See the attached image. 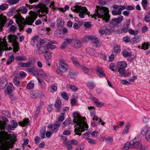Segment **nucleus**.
Instances as JSON below:
<instances>
[{
	"label": "nucleus",
	"instance_id": "a211bd4d",
	"mask_svg": "<svg viewBox=\"0 0 150 150\" xmlns=\"http://www.w3.org/2000/svg\"><path fill=\"white\" fill-rule=\"evenodd\" d=\"M90 96L91 99L93 101L94 103L97 107H101L104 105V103L100 102L98 99L92 96L91 94Z\"/></svg>",
	"mask_w": 150,
	"mask_h": 150
},
{
	"label": "nucleus",
	"instance_id": "9d476101",
	"mask_svg": "<svg viewBox=\"0 0 150 150\" xmlns=\"http://www.w3.org/2000/svg\"><path fill=\"white\" fill-rule=\"evenodd\" d=\"M124 19V16L120 15L117 18L112 19L110 21V23L113 27L116 28L118 26V25Z\"/></svg>",
	"mask_w": 150,
	"mask_h": 150
},
{
	"label": "nucleus",
	"instance_id": "dca6fc26",
	"mask_svg": "<svg viewBox=\"0 0 150 150\" xmlns=\"http://www.w3.org/2000/svg\"><path fill=\"white\" fill-rule=\"evenodd\" d=\"M10 122L11 124L8 125L6 129L9 132L10 130H14L18 126V123L15 120H12Z\"/></svg>",
	"mask_w": 150,
	"mask_h": 150
},
{
	"label": "nucleus",
	"instance_id": "0e129e2a",
	"mask_svg": "<svg viewBox=\"0 0 150 150\" xmlns=\"http://www.w3.org/2000/svg\"><path fill=\"white\" fill-rule=\"evenodd\" d=\"M34 86V84L31 82L28 83L27 85L26 88L28 89H31L33 88Z\"/></svg>",
	"mask_w": 150,
	"mask_h": 150
},
{
	"label": "nucleus",
	"instance_id": "864d4df0",
	"mask_svg": "<svg viewBox=\"0 0 150 150\" xmlns=\"http://www.w3.org/2000/svg\"><path fill=\"white\" fill-rule=\"evenodd\" d=\"M84 144L82 143L79 144L78 146L74 150H83L85 147Z\"/></svg>",
	"mask_w": 150,
	"mask_h": 150
},
{
	"label": "nucleus",
	"instance_id": "69168bd1",
	"mask_svg": "<svg viewBox=\"0 0 150 150\" xmlns=\"http://www.w3.org/2000/svg\"><path fill=\"white\" fill-rule=\"evenodd\" d=\"M45 130H41L40 131V135L41 139H43L45 138Z\"/></svg>",
	"mask_w": 150,
	"mask_h": 150
},
{
	"label": "nucleus",
	"instance_id": "2f4dec72",
	"mask_svg": "<svg viewBox=\"0 0 150 150\" xmlns=\"http://www.w3.org/2000/svg\"><path fill=\"white\" fill-rule=\"evenodd\" d=\"M30 120L28 119H25L23 120V122H18L19 124L22 126H24L29 125Z\"/></svg>",
	"mask_w": 150,
	"mask_h": 150
},
{
	"label": "nucleus",
	"instance_id": "1a4fd4ad",
	"mask_svg": "<svg viewBox=\"0 0 150 150\" xmlns=\"http://www.w3.org/2000/svg\"><path fill=\"white\" fill-rule=\"evenodd\" d=\"M8 50V44L6 39L0 38V56L2 55V51Z\"/></svg>",
	"mask_w": 150,
	"mask_h": 150
},
{
	"label": "nucleus",
	"instance_id": "c756f323",
	"mask_svg": "<svg viewBox=\"0 0 150 150\" xmlns=\"http://www.w3.org/2000/svg\"><path fill=\"white\" fill-rule=\"evenodd\" d=\"M86 51L87 52L89 55L92 56H96V51L95 50L92 48H87L86 49Z\"/></svg>",
	"mask_w": 150,
	"mask_h": 150
},
{
	"label": "nucleus",
	"instance_id": "774afa93",
	"mask_svg": "<svg viewBox=\"0 0 150 150\" xmlns=\"http://www.w3.org/2000/svg\"><path fill=\"white\" fill-rule=\"evenodd\" d=\"M145 138L147 141L150 142V132H147L146 133Z\"/></svg>",
	"mask_w": 150,
	"mask_h": 150
},
{
	"label": "nucleus",
	"instance_id": "4be33fe9",
	"mask_svg": "<svg viewBox=\"0 0 150 150\" xmlns=\"http://www.w3.org/2000/svg\"><path fill=\"white\" fill-rule=\"evenodd\" d=\"M8 40L10 42H12L14 46L18 45V43L16 41V36L10 35L8 36Z\"/></svg>",
	"mask_w": 150,
	"mask_h": 150
},
{
	"label": "nucleus",
	"instance_id": "aec40b11",
	"mask_svg": "<svg viewBox=\"0 0 150 150\" xmlns=\"http://www.w3.org/2000/svg\"><path fill=\"white\" fill-rule=\"evenodd\" d=\"M36 18L35 15L33 14H32L30 17H28L26 19V21L27 24L28 25H32Z\"/></svg>",
	"mask_w": 150,
	"mask_h": 150
},
{
	"label": "nucleus",
	"instance_id": "6e6552de",
	"mask_svg": "<svg viewBox=\"0 0 150 150\" xmlns=\"http://www.w3.org/2000/svg\"><path fill=\"white\" fill-rule=\"evenodd\" d=\"M141 139L142 137L141 136H137L131 141L130 143L134 147L139 149H141L142 147V144L140 143Z\"/></svg>",
	"mask_w": 150,
	"mask_h": 150
},
{
	"label": "nucleus",
	"instance_id": "5701e85b",
	"mask_svg": "<svg viewBox=\"0 0 150 150\" xmlns=\"http://www.w3.org/2000/svg\"><path fill=\"white\" fill-rule=\"evenodd\" d=\"M48 11V8H46L42 11L41 14H40L39 15V17L42 18V19L44 22L47 21V17L46 16V15Z\"/></svg>",
	"mask_w": 150,
	"mask_h": 150
},
{
	"label": "nucleus",
	"instance_id": "2eb2a0df",
	"mask_svg": "<svg viewBox=\"0 0 150 150\" xmlns=\"http://www.w3.org/2000/svg\"><path fill=\"white\" fill-rule=\"evenodd\" d=\"M16 18L18 21V24L21 30H23L25 27V24L24 23V19L20 16H16Z\"/></svg>",
	"mask_w": 150,
	"mask_h": 150
},
{
	"label": "nucleus",
	"instance_id": "9b49d317",
	"mask_svg": "<svg viewBox=\"0 0 150 150\" xmlns=\"http://www.w3.org/2000/svg\"><path fill=\"white\" fill-rule=\"evenodd\" d=\"M61 125V124L59 122H56L53 125H49L47 127L51 129L52 133H55L58 131Z\"/></svg>",
	"mask_w": 150,
	"mask_h": 150
},
{
	"label": "nucleus",
	"instance_id": "7c9ffc66",
	"mask_svg": "<svg viewBox=\"0 0 150 150\" xmlns=\"http://www.w3.org/2000/svg\"><path fill=\"white\" fill-rule=\"evenodd\" d=\"M88 109L90 110V116L91 117L95 116L96 115L95 108L92 106H88Z\"/></svg>",
	"mask_w": 150,
	"mask_h": 150
},
{
	"label": "nucleus",
	"instance_id": "f257e3e1",
	"mask_svg": "<svg viewBox=\"0 0 150 150\" xmlns=\"http://www.w3.org/2000/svg\"><path fill=\"white\" fill-rule=\"evenodd\" d=\"M73 115L74 119L72 124L78 125L75 126V132L76 134L80 136L81 134V132L84 131L88 128L86 118L85 117H81L78 112H74Z\"/></svg>",
	"mask_w": 150,
	"mask_h": 150
},
{
	"label": "nucleus",
	"instance_id": "4468645a",
	"mask_svg": "<svg viewBox=\"0 0 150 150\" xmlns=\"http://www.w3.org/2000/svg\"><path fill=\"white\" fill-rule=\"evenodd\" d=\"M38 49L36 51V53L38 54H40L43 53H45L47 52L48 50V47L47 46H41L38 45H37Z\"/></svg>",
	"mask_w": 150,
	"mask_h": 150
},
{
	"label": "nucleus",
	"instance_id": "f8f14e48",
	"mask_svg": "<svg viewBox=\"0 0 150 150\" xmlns=\"http://www.w3.org/2000/svg\"><path fill=\"white\" fill-rule=\"evenodd\" d=\"M30 96L32 99L41 98L44 96L41 91L37 90L31 91L30 93Z\"/></svg>",
	"mask_w": 150,
	"mask_h": 150
},
{
	"label": "nucleus",
	"instance_id": "603ef678",
	"mask_svg": "<svg viewBox=\"0 0 150 150\" xmlns=\"http://www.w3.org/2000/svg\"><path fill=\"white\" fill-rule=\"evenodd\" d=\"M141 3L143 9L146 10L148 4L147 0H142Z\"/></svg>",
	"mask_w": 150,
	"mask_h": 150
},
{
	"label": "nucleus",
	"instance_id": "f03ea898",
	"mask_svg": "<svg viewBox=\"0 0 150 150\" xmlns=\"http://www.w3.org/2000/svg\"><path fill=\"white\" fill-rule=\"evenodd\" d=\"M17 140L16 134H8L6 139L3 137H0V150H8L13 147L15 142Z\"/></svg>",
	"mask_w": 150,
	"mask_h": 150
},
{
	"label": "nucleus",
	"instance_id": "8fccbe9b",
	"mask_svg": "<svg viewBox=\"0 0 150 150\" xmlns=\"http://www.w3.org/2000/svg\"><path fill=\"white\" fill-rule=\"evenodd\" d=\"M52 57L51 54L49 52H47L45 53V58L47 61H48L49 60L51 59Z\"/></svg>",
	"mask_w": 150,
	"mask_h": 150
},
{
	"label": "nucleus",
	"instance_id": "423d86ee",
	"mask_svg": "<svg viewBox=\"0 0 150 150\" xmlns=\"http://www.w3.org/2000/svg\"><path fill=\"white\" fill-rule=\"evenodd\" d=\"M90 40H91L93 42L94 44V45L97 47H100V45L99 43L98 38L95 36L93 35H90L88 36H86L83 38V41L84 42H88Z\"/></svg>",
	"mask_w": 150,
	"mask_h": 150
},
{
	"label": "nucleus",
	"instance_id": "473e14b6",
	"mask_svg": "<svg viewBox=\"0 0 150 150\" xmlns=\"http://www.w3.org/2000/svg\"><path fill=\"white\" fill-rule=\"evenodd\" d=\"M87 86L89 89H92L96 86L95 84L93 81H89L87 82Z\"/></svg>",
	"mask_w": 150,
	"mask_h": 150
},
{
	"label": "nucleus",
	"instance_id": "6ab92c4d",
	"mask_svg": "<svg viewBox=\"0 0 150 150\" xmlns=\"http://www.w3.org/2000/svg\"><path fill=\"white\" fill-rule=\"evenodd\" d=\"M111 30V27L109 25H107L100 28L99 32L101 34L103 35L105 33Z\"/></svg>",
	"mask_w": 150,
	"mask_h": 150
},
{
	"label": "nucleus",
	"instance_id": "052dcab7",
	"mask_svg": "<svg viewBox=\"0 0 150 150\" xmlns=\"http://www.w3.org/2000/svg\"><path fill=\"white\" fill-rule=\"evenodd\" d=\"M131 145H132V144L131 143L127 142L125 144L124 146L123 147V150H127L131 146Z\"/></svg>",
	"mask_w": 150,
	"mask_h": 150
},
{
	"label": "nucleus",
	"instance_id": "09e8293b",
	"mask_svg": "<svg viewBox=\"0 0 150 150\" xmlns=\"http://www.w3.org/2000/svg\"><path fill=\"white\" fill-rule=\"evenodd\" d=\"M6 21V19L5 18H0V26L1 28H2L4 26Z\"/></svg>",
	"mask_w": 150,
	"mask_h": 150
},
{
	"label": "nucleus",
	"instance_id": "13d9d810",
	"mask_svg": "<svg viewBox=\"0 0 150 150\" xmlns=\"http://www.w3.org/2000/svg\"><path fill=\"white\" fill-rule=\"evenodd\" d=\"M1 83L7 84V79L5 77H3L0 79V84H2Z\"/></svg>",
	"mask_w": 150,
	"mask_h": 150
},
{
	"label": "nucleus",
	"instance_id": "c85d7f7f",
	"mask_svg": "<svg viewBox=\"0 0 150 150\" xmlns=\"http://www.w3.org/2000/svg\"><path fill=\"white\" fill-rule=\"evenodd\" d=\"M64 21L61 17L58 18L57 20V24L58 27H62L64 25Z\"/></svg>",
	"mask_w": 150,
	"mask_h": 150
},
{
	"label": "nucleus",
	"instance_id": "680f3d73",
	"mask_svg": "<svg viewBox=\"0 0 150 150\" xmlns=\"http://www.w3.org/2000/svg\"><path fill=\"white\" fill-rule=\"evenodd\" d=\"M61 115V116L59 117L57 119L58 120L56 121L59 122L61 124V122L63 121L64 119V113H62Z\"/></svg>",
	"mask_w": 150,
	"mask_h": 150
},
{
	"label": "nucleus",
	"instance_id": "e433bc0d",
	"mask_svg": "<svg viewBox=\"0 0 150 150\" xmlns=\"http://www.w3.org/2000/svg\"><path fill=\"white\" fill-rule=\"evenodd\" d=\"M13 83L15 85L18 86H21L20 82V78L18 77H16L14 78Z\"/></svg>",
	"mask_w": 150,
	"mask_h": 150
},
{
	"label": "nucleus",
	"instance_id": "58836bf2",
	"mask_svg": "<svg viewBox=\"0 0 150 150\" xmlns=\"http://www.w3.org/2000/svg\"><path fill=\"white\" fill-rule=\"evenodd\" d=\"M150 46V44L148 42H144L142 44V49L146 50L148 49Z\"/></svg>",
	"mask_w": 150,
	"mask_h": 150
},
{
	"label": "nucleus",
	"instance_id": "338daca9",
	"mask_svg": "<svg viewBox=\"0 0 150 150\" xmlns=\"http://www.w3.org/2000/svg\"><path fill=\"white\" fill-rule=\"evenodd\" d=\"M62 97L64 99L66 100H68V96L67 93L66 92H64L61 93Z\"/></svg>",
	"mask_w": 150,
	"mask_h": 150
},
{
	"label": "nucleus",
	"instance_id": "f3484780",
	"mask_svg": "<svg viewBox=\"0 0 150 150\" xmlns=\"http://www.w3.org/2000/svg\"><path fill=\"white\" fill-rule=\"evenodd\" d=\"M130 19H127L124 24H123L122 30L124 31V32L126 33L128 31L129 28V25L130 24Z\"/></svg>",
	"mask_w": 150,
	"mask_h": 150
},
{
	"label": "nucleus",
	"instance_id": "49530a36",
	"mask_svg": "<svg viewBox=\"0 0 150 150\" xmlns=\"http://www.w3.org/2000/svg\"><path fill=\"white\" fill-rule=\"evenodd\" d=\"M51 89L50 91L52 92H54L56 91L57 89V84L56 83L52 84L50 86Z\"/></svg>",
	"mask_w": 150,
	"mask_h": 150
},
{
	"label": "nucleus",
	"instance_id": "a878e982",
	"mask_svg": "<svg viewBox=\"0 0 150 150\" xmlns=\"http://www.w3.org/2000/svg\"><path fill=\"white\" fill-rule=\"evenodd\" d=\"M131 126V123L128 122L125 126L124 129L123 130L122 134L125 135L128 134L129 130Z\"/></svg>",
	"mask_w": 150,
	"mask_h": 150
},
{
	"label": "nucleus",
	"instance_id": "412c9836",
	"mask_svg": "<svg viewBox=\"0 0 150 150\" xmlns=\"http://www.w3.org/2000/svg\"><path fill=\"white\" fill-rule=\"evenodd\" d=\"M73 39H67L63 42L61 45V48L62 49L66 48L68 47L69 44L71 43L73 41Z\"/></svg>",
	"mask_w": 150,
	"mask_h": 150
},
{
	"label": "nucleus",
	"instance_id": "b1692460",
	"mask_svg": "<svg viewBox=\"0 0 150 150\" xmlns=\"http://www.w3.org/2000/svg\"><path fill=\"white\" fill-rule=\"evenodd\" d=\"M32 8H34L39 10H41L42 11L46 8L43 4L40 3L37 5L30 6L29 7V8L31 9Z\"/></svg>",
	"mask_w": 150,
	"mask_h": 150
},
{
	"label": "nucleus",
	"instance_id": "cd10ccee",
	"mask_svg": "<svg viewBox=\"0 0 150 150\" xmlns=\"http://www.w3.org/2000/svg\"><path fill=\"white\" fill-rule=\"evenodd\" d=\"M141 37L140 35H138L133 38L131 39V43L132 44L137 43L141 40Z\"/></svg>",
	"mask_w": 150,
	"mask_h": 150
},
{
	"label": "nucleus",
	"instance_id": "7ed1b4c3",
	"mask_svg": "<svg viewBox=\"0 0 150 150\" xmlns=\"http://www.w3.org/2000/svg\"><path fill=\"white\" fill-rule=\"evenodd\" d=\"M96 12L93 15L92 17L99 21L100 20L98 19L100 18L103 22H108L110 18L108 8L105 7L100 8L98 6H96Z\"/></svg>",
	"mask_w": 150,
	"mask_h": 150
},
{
	"label": "nucleus",
	"instance_id": "72a5a7b5",
	"mask_svg": "<svg viewBox=\"0 0 150 150\" xmlns=\"http://www.w3.org/2000/svg\"><path fill=\"white\" fill-rule=\"evenodd\" d=\"M71 120L69 118H67L63 122L62 125L63 128H64L66 127L68 125L71 123Z\"/></svg>",
	"mask_w": 150,
	"mask_h": 150
},
{
	"label": "nucleus",
	"instance_id": "79ce46f5",
	"mask_svg": "<svg viewBox=\"0 0 150 150\" xmlns=\"http://www.w3.org/2000/svg\"><path fill=\"white\" fill-rule=\"evenodd\" d=\"M150 132V126L148 125H145L142 129L141 132L142 133H145Z\"/></svg>",
	"mask_w": 150,
	"mask_h": 150
},
{
	"label": "nucleus",
	"instance_id": "c03bdc74",
	"mask_svg": "<svg viewBox=\"0 0 150 150\" xmlns=\"http://www.w3.org/2000/svg\"><path fill=\"white\" fill-rule=\"evenodd\" d=\"M19 66L23 67H28L30 65V62H26L23 63L22 62H19L18 64Z\"/></svg>",
	"mask_w": 150,
	"mask_h": 150
},
{
	"label": "nucleus",
	"instance_id": "20e7f679",
	"mask_svg": "<svg viewBox=\"0 0 150 150\" xmlns=\"http://www.w3.org/2000/svg\"><path fill=\"white\" fill-rule=\"evenodd\" d=\"M74 10L76 12H79V16L82 18L84 17V15H85L86 13L87 15H89L90 13L88 11V10L86 7H83L78 5L75 6Z\"/></svg>",
	"mask_w": 150,
	"mask_h": 150
},
{
	"label": "nucleus",
	"instance_id": "ddd939ff",
	"mask_svg": "<svg viewBox=\"0 0 150 150\" xmlns=\"http://www.w3.org/2000/svg\"><path fill=\"white\" fill-rule=\"evenodd\" d=\"M112 8L115 10L117 9V11L114 10L112 11V13L113 16H116L118 15H120L122 13V11L123 9L122 7H121L120 5H114L112 6Z\"/></svg>",
	"mask_w": 150,
	"mask_h": 150
},
{
	"label": "nucleus",
	"instance_id": "4d7b16f0",
	"mask_svg": "<svg viewBox=\"0 0 150 150\" xmlns=\"http://www.w3.org/2000/svg\"><path fill=\"white\" fill-rule=\"evenodd\" d=\"M122 55L124 57L126 58L131 56V54L126 50H123L122 52Z\"/></svg>",
	"mask_w": 150,
	"mask_h": 150
},
{
	"label": "nucleus",
	"instance_id": "6e6d98bb",
	"mask_svg": "<svg viewBox=\"0 0 150 150\" xmlns=\"http://www.w3.org/2000/svg\"><path fill=\"white\" fill-rule=\"evenodd\" d=\"M72 145L69 141H67L66 143V146L67 149L68 150H72L73 147Z\"/></svg>",
	"mask_w": 150,
	"mask_h": 150
},
{
	"label": "nucleus",
	"instance_id": "bf43d9fd",
	"mask_svg": "<svg viewBox=\"0 0 150 150\" xmlns=\"http://www.w3.org/2000/svg\"><path fill=\"white\" fill-rule=\"evenodd\" d=\"M19 1V0H8L7 2L10 5H11L16 4Z\"/></svg>",
	"mask_w": 150,
	"mask_h": 150
},
{
	"label": "nucleus",
	"instance_id": "ea45409f",
	"mask_svg": "<svg viewBox=\"0 0 150 150\" xmlns=\"http://www.w3.org/2000/svg\"><path fill=\"white\" fill-rule=\"evenodd\" d=\"M15 59L17 61H26L27 58L25 56H17L15 58Z\"/></svg>",
	"mask_w": 150,
	"mask_h": 150
},
{
	"label": "nucleus",
	"instance_id": "3c124183",
	"mask_svg": "<svg viewBox=\"0 0 150 150\" xmlns=\"http://www.w3.org/2000/svg\"><path fill=\"white\" fill-rule=\"evenodd\" d=\"M8 8V5L6 4H3L0 5V11L5 10Z\"/></svg>",
	"mask_w": 150,
	"mask_h": 150
},
{
	"label": "nucleus",
	"instance_id": "c9c22d12",
	"mask_svg": "<svg viewBox=\"0 0 150 150\" xmlns=\"http://www.w3.org/2000/svg\"><path fill=\"white\" fill-rule=\"evenodd\" d=\"M120 5L121 7H122V8H123V9H122V10H124L125 9H126V10H127L128 11H131L134 9V7L133 6L131 5Z\"/></svg>",
	"mask_w": 150,
	"mask_h": 150
},
{
	"label": "nucleus",
	"instance_id": "bb28decb",
	"mask_svg": "<svg viewBox=\"0 0 150 150\" xmlns=\"http://www.w3.org/2000/svg\"><path fill=\"white\" fill-rule=\"evenodd\" d=\"M72 42H74L73 46L76 48H79L82 46V44L81 41L79 40H74V39L73 41Z\"/></svg>",
	"mask_w": 150,
	"mask_h": 150
},
{
	"label": "nucleus",
	"instance_id": "f704fd0d",
	"mask_svg": "<svg viewBox=\"0 0 150 150\" xmlns=\"http://www.w3.org/2000/svg\"><path fill=\"white\" fill-rule=\"evenodd\" d=\"M71 59L74 65L77 67H79L80 66V64L78 62V61L76 57L72 56L71 57Z\"/></svg>",
	"mask_w": 150,
	"mask_h": 150
},
{
	"label": "nucleus",
	"instance_id": "5fc2aeb1",
	"mask_svg": "<svg viewBox=\"0 0 150 150\" xmlns=\"http://www.w3.org/2000/svg\"><path fill=\"white\" fill-rule=\"evenodd\" d=\"M129 33L132 35H136L138 33V31L137 30H134L132 29L128 30Z\"/></svg>",
	"mask_w": 150,
	"mask_h": 150
},
{
	"label": "nucleus",
	"instance_id": "de8ad7c7",
	"mask_svg": "<svg viewBox=\"0 0 150 150\" xmlns=\"http://www.w3.org/2000/svg\"><path fill=\"white\" fill-rule=\"evenodd\" d=\"M37 72L38 74L41 76L42 78L47 74L41 69H39L37 71Z\"/></svg>",
	"mask_w": 150,
	"mask_h": 150
},
{
	"label": "nucleus",
	"instance_id": "37998d69",
	"mask_svg": "<svg viewBox=\"0 0 150 150\" xmlns=\"http://www.w3.org/2000/svg\"><path fill=\"white\" fill-rule=\"evenodd\" d=\"M15 57L14 55L10 56L6 63L7 65H9L12 63L14 60Z\"/></svg>",
	"mask_w": 150,
	"mask_h": 150
},
{
	"label": "nucleus",
	"instance_id": "39448f33",
	"mask_svg": "<svg viewBox=\"0 0 150 150\" xmlns=\"http://www.w3.org/2000/svg\"><path fill=\"white\" fill-rule=\"evenodd\" d=\"M59 65L57 66V71L58 74L61 72H64L66 71L68 65L65 60L63 59L59 60Z\"/></svg>",
	"mask_w": 150,
	"mask_h": 150
},
{
	"label": "nucleus",
	"instance_id": "a19ab883",
	"mask_svg": "<svg viewBox=\"0 0 150 150\" xmlns=\"http://www.w3.org/2000/svg\"><path fill=\"white\" fill-rule=\"evenodd\" d=\"M113 51L116 54L119 53L121 51V47L119 45L114 47L113 49Z\"/></svg>",
	"mask_w": 150,
	"mask_h": 150
},
{
	"label": "nucleus",
	"instance_id": "a18cd8bd",
	"mask_svg": "<svg viewBox=\"0 0 150 150\" xmlns=\"http://www.w3.org/2000/svg\"><path fill=\"white\" fill-rule=\"evenodd\" d=\"M37 79L40 85L43 88H45L46 87L45 83L44 82L43 80L42 79H40L39 78H37Z\"/></svg>",
	"mask_w": 150,
	"mask_h": 150
},
{
	"label": "nucleus",
	"instance_id": "4c0bfd02",
	"mask_svg": "<svg viewBox=\"0 0 150 150\" xmlns=\"http://www.w3.org/2000/svg\"><path fill=\"white\" fill-rule=\"evenodd\" d=\"M13 90V84L11 83H9L7 84V91L8 93H11Z\"/></svg>",
	"mask_w": 150,
	"mask_h": 150
},
{
	"label": "nucleus",
	"instance_id": "0eeeda50",
	"mask_svg": "<svg viewBox=\"0 0 150 150\" xmlns=\"http://www.w3.org/2000/svg\"><path fill=\"white\" fill-rule=\"evenodd\" d=\"M117 66L119 73L122 75H124L127 66V63L124 61L119 62L117 63Z\"/></svg>",
	"mask_w": 150,
	"mask_h": 150
},
{
	"label": "nucleus",
	"instance_id": "e2e57ef3",
	"mask_svg": "<svg viewBox=\"0 0 150 150\" xmlns=\"http://www.w3.org/2000/svg\"><path fill=\"white\" fill-rule=\"evenodd\" d=\"M6 123L3 122L1 121L0 120V130H4L5 129V125Z\"/></svg>",
	"mask_w": 150,
	"mask_h": 150
},
{
	"label": "nucleus",
	"instance_id": "393cba45",
	"mask_svg": "<svg viewBox=\"0 0 150 150\" xmlns=\"http://www.w3.org/2000/svg\"><path fill=\"white\" fill-rule=\"evenodd\" d=\"M96 71L98 76L100 77L105 76V74L101 67L99 66H98L97 67Z\"/></svg>",
	"mask_w": 150,
	"mask_h": 150
}]
</instances>
